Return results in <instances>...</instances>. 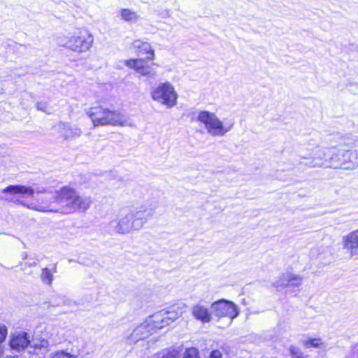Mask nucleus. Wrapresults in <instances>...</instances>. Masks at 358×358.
<instances>
[{
    "instance_id": "1",
    "label": "nucleus",
    "mask_w": 358,
    "mask_h": 358,
    "mask_svg": "<svg viewBox=\"0 0 358 358\" xmlns=\"http://www.w3.org/2000/svg\"><path fill=\"white\" fill-rule=\"evenodd\" d=\"M49 194L50 191L42 187H24V206L39 212L60 213L56 191L51 196Z\"/></svg>"
},
{
    "instance_id": "2",
    "label": "nucleus",
    "mask_w": 358,
    "mask_h": 358,
    "mask_svg": "<svg viewBox=\"0 0 358 358\" xmlns=\"http://www.w3.org/2000/svg\"><path fill=\"white\" fill-rule=\"evenodd\" d=\"M56 201L59 203L60 213H72L87 210L92 203L91 198L83 196L72 187L66 185L56 190Z\"/></svg>"
},
{
    "instance_id": "3",
    "label": "nucleus",
    "mask_w": 358,
    "mask_h": 358,
    "mask_svg": "<svg viewBox=\"0 0 358 358\" xmlns=\"http://www.w3.org/2000/svg\"><path fill=\"white\" fill-rule=\"evenodd\" d=\"M151 217L152 213L143 206L129 209L127 212H122L115 231L119 234H127L134 231H138Z\"/></svg>"
},
{
    "instance_id": "4",
    "label": "nucleus",
    "mask_w": 358,
    "mask_h": 358,
    "mask_svg": "<svg viewBox=\"0 0 358 358\" xmlns=\"http://www.w3.org/2000/svg\"><path fill=\"white\" fill-rule=\"evenodd\" d=\"M94 127L103 126H128V118L118 110H110L103 106H94L87 111Z\"/></svg>"
},
{
    "instance_id": "5",
    "label": "nucleus",
    "mask_w": 358,
    "mask_h": 358,
    "mask_svg": "<svg viewBox=\"0 0 358 358\" xmlns=\"http://www.w3.org/2000/svg\"><path fill=\"white\" fill-rule=\"evenodd\" d=\"M197 120L203 125L208 135L213 137H222L234 127L233 121L224 123L213 112L201 110L198 113Z\"/></svg>"
},
{
    "instance_id": "6",
    "label": "nucleus",
    "mask_w": 358,
    "mask_h": 358,
    "mask_svg": "<svg viewBox=\"0 0 358 358\" xmlns=\"http://www.w3.org/2000/svg\"><path fill=\"white\" fill-rule=\"evenodd\" d=\"M94 41L93 36L86 29H80L65 38L62 46L78 53L88 51Z\"/></svg>"
},
{
    "instance_id": "7",
    "label": "nucleus",
    "mask_w": 358,
    "mask_h": 358,
    "mask_svg": "<svg viewBox=\"0 0 358 358\" xmlns=\"http://www.w3.org/2000/svg\"><path fill=\"white\" fill-rule=\"evenodd\" d=\"M151 97L155 101L166 106V108H171L177 103L178 94L173 85L166 82L159 84L152 90Z\"/></svg>"
},
{
    "instance_id": "8",
    "label": "nucleus",
    "mask_w": 358,
    "mask_h": 358,
    "mask_svg": "<svg viewBox=\"0 0 358 358\" xmlns=\"http://www.w3.org/2000/svg\"><path fill=\"white\" fill-rule=\"evenodd\" d=\"M331 166L343 169H354L358 166V151L343 150L333 148L329 158Z\"/></svg>"
},
{
    "instance_id": "9",
    "label": "nucleus",
    "mask_w": 358,
    "mask_h": 358,
    "mask_svg": "<svg viewBox=\"0 0 358 358\" xmlns=\"http://www.w3.org/2000/svg\"><path fill=\"white\" fill-rule=\"evenodd\" d=\"M333 148H315L309 157H302L306 162H301L300 164L308 168H320L325 165V162H329V158L332 156Z\"/></svg>"
},
{
    "instance_id": "10",
    "label": "nucleus",
    "mask_w": 358,
    "mask_h": 358,
    "mask_svg": "<svg viewBox=\"0 0 358 358\" xmlns=\"http://www.w3.org/2000/svg\"><path fill=\"white\" fill-rule=\"evenodd\" d=\"M210 308L215 317L218 318L228 317L230 322L238 315L237 306L228 300L221 299L215 301L211 304Z\"/></svg>"
},
{
    "instance_id": "11",
    "label": "nucleus",
    "mask_w": 358,
    "mask_h": 358,
    "mask_svg": "<svg viewBox=\"0 0 358 358\" xmlns=\"http://www.w3.org/2000/svg\"><path fill=\"white\" fill-rule=\"evenodd\" d=\"M182 314V310L179 307H173L170 310L160 311L151 317L155 326L159 329L176 320Z\"/></svg>"
},
{
    "instance_id": "12",
    "label": "nucleus",
    "mask_w": 358,
    "mask_h": 358,
    "mask_svg": "<svg viewBox=\"0 0 358 358\" xmlns=\"http://www.w3.org/2000/svg\"><path fill=\"white\" fill-rule=\"evenodd\" d=\"M52 129L59 134L64 141H71L81 136L82 129L77 125H71L66 122H59L55 124Z\"/></svg>"
},
{
    "instance_id": "13",
    "label": "nucleus",
    "mask_w": 358,
    "mask_h": 358,
    "mask_svg": "<svg viewBox=\"0 0 358 358\" xmlns=\"http://www.w3.org/2000/svg\"><path fill=\"white\" fill-rule=\"evenodd\" d=\"M152 320L153 319L150 316L144 322L138 326L131 335V341L136 343L140 340L145 339L152 334L156 329H158Z\"/></svg>"
},
{
    "instance_id": "14",
    "label": "nucleus",
    "mask_w": 358,
    "mask_h": 358,
    "mask_svg": "<svg viewBox=\"0 0 358 358\" xmlns=\"http://www.w3.org/2000/svg\"><path fill=\"white\" fill-rule=\"evenodd\" d=\"M124 63L127 67L134 69L142 76H146L152 79L157 77V72L151 66L147 65L143 59H127Z\"/></svg>"
},
{
    "instance_id": "15",
    "label": "nucleus",
    "mask_w": 358,
    "mask_h": 358,
    "mask_svg": "<svg viewBox=\"0 0 358 358\" xmlns=\"http://www.w3.org/2000/svg\"><path fill=\"white\" fill-rule=\"evenodd\" d=\"M343 248L350 258L358 259V229L352 231L342 237Z\"/></svg>"
},
{
    "instance_id": "16",
    "label": "nucleus",
    "mask_w": 358,
    "mask_h": 358,
    "mask_svg": "<svg viewBox=\"0 0 358 358\" xmlns=\"http://www.w3.org/2000/svg\"><path fill=\"white\" fill-rule=\"evenodd\" d=\"M303 278L292 273H282L274 283L275 288L285 287H299L302 284Z\"/></svg>"
},
{
    "instance_id": "17",
    "label": "nucleus",
    "mask_w": 358,
    "mask_h": 358,
    "mask_svg": "<svg viewBox=\"0 0 358 358\" xmlns=\"http://www.w3.org/2000/svg\"><path fill=\"white\" fill-rule=\"evenodd\" d=\"M47 345V341L40 338H34L24 332V350H27L29 353H33L34 350L45 348Z\"/></svg>"
},
{
    "instance_id": "18",
    "label": "nucleus",
    "mask_w": 358,
    "mask_h": 358,
    "mask_svg": "<svg viewBox=\"0 0 358 358\" xmlns=\"http://www.w3.org/2000/svg\"><path fill=\"white\" fill-rule=\"evenodd\" d=\"M192 314L195 319L203 323H208L212 320V310H209L207 307L200 303L192 306Z\"/></svg>"
},
{
    "instance_id": "19",
    "label": "nucleus",
    "mask_w": 358,
    "mask_h": 358,
    "mask_svg": "<svg viewBox=\"0 0 358 358\" xmlns=\"http://www.w3.org/2000/svg\"><path fill=\"white\" fill-rule=\"evenodd\" d=\"M57 272V264H55L52 269L43 268L40 275L42 282L47 285H52L54 280V273Z\"/></svg>"
},
{
    "instance_id": "20",
    "label": "nucleus",
    "mask_w": 358,
    "mask_h": 358,
    "mask_svg": "<svg viewBox=\"0 0 358 358\" xmlns=\"http://www.w3.org/2000/svg\"><path fill=\"white\" fill-rule=\"evenodd\" d=\"M120 15L123 20L127 22H134L138 19L137 13L129 9H122L120 10Z\"/></svg>"
},
{
    "instance_id": "21",
    "label": "nucleus",
    "mask_w": 358,
    "mask_h": 358,
    "mask_svg": "<svg viewBox=\"0 0 358 358\" xmlns=\"http://www.w3.org/2000/svg\"><path fill=\"white\" fill-rule=\"evenodd\" d=\"M138 53L141 55H148V57H146L148 60L155 59V51L152 48L151 45L147 42L143 45L138 50Z\"/></svg>"
},
{
    "instance_id": "22",
    "label": "nucleus",
    "mask_w": 358,
    "mask_h": 358,
    "mask_svg": "<svg viewBox=\"0 0 358 358\" xmlns=\"http://www.w3.org/2000/svg\"><path fill=\"white\" fill-rule=\"evenodd\" d=\"M10 346L17 352L20 351L22 349V336L20 335L12 336L10 340Z\"/></svg>"
},
{
    "instance_id": "23",
    "label": "nucleus",
    "mask_w": 358,
    "mask_h": 358,
    "mask_svg": "<svg viewBox=\"0 0 358 358\" xmlns=\"http://www.w3.org/2000/svg\"><path fill=\"white\" fill-rule=\"evenodd\" d=\"M182 358H200L199 350L195 348H188L183 353Z\"/></svg>"
},
{
    "instance_id": "24",
    "label": "nucleus",
    "mask_w": 358,
    "mask_h": 358,
    "mask_svg": "<svg viewBox=\"0 0 358 358\" xmlns=\"http://www.w3.org/2000/svg\"><path fill=\"white\" fill-rule=\"evenodd\" d=\"M36 108L38 110L50 114L52 109L47 102L40 101L36 103Z\"/></svg>"
},
{
    "instance_id": "25",
    "label": "nucleus",
    "mask_w": 358,
    "mask_h": 358,
    "mask_svg": "<svg viewBox=\"0 0 358 358\" xmlns=\"http://www.w3.org/2000/svg\"><path fill=\"white\" fill-rule=\"evenodd\" d=\"M322 344V343L320 338L309 339L304 342V345L307 348H318L321 346Z\"/></svg>"
},
{
    "instance_id": "26",
    "label": "nucleus",
    "mask_w": 358,
    "mask_h": 358,
    "mask_svg": "<svg viewBox=\"0 0 358 358\" xmlns=\"http://www.w3.org/2000/svg\"><path fill=\"white\" fill-rule=\"evenodd\" d=\"M3 192H10L12 194H17L22 192V187L19 185H10L3 189Z\"/></svg>"
},
{
    "instance_id": "27",
    "label": "nucleus",
    "mask_w": 358,
    "mask_h": 358,
    "mask_svg": "<svg viewBox=\"0 0 358 358\" xmlns=\"http://www.w3.org/2000/svg\"><path fill=\"white\" fill-rule=\"evenodd\" d=\"M52 358H75V357L64 351H59L55 352Z\"/></svg>"
},
{
    "instance_id": "28",
    "label": "nucleus",
    "mask_w": 358,
    "mask_h": 358,
    "mask_svg": "<svg viewBox=\"0 0 358 358\" xmlns=\"http://www.w3.org/2000/svg\"><path fill=\"white\" fill-rule=\"evenodd\" d=\"M162 358H180V352L177 350H173L163 355Z\"/></svg>"
},
{
    "instance_id": "29",
    "label": "nucleus",
    "mask_w": 358,
    "mask_h": 358,
    "mask_svg": "<svg viewBox=\"0 0 358 358\" xmlns=\"http://www.w3.org/2000/svg\"><path fill=\"white\" fill-rule=\"evenodd\" d=\"M290 352L293 358H303L297 348H292Z\"/></svg>"
},
{
    "instance_id": "30",
    "label": "nucleus",
    "mask_w": 358,
    "mask_h": 358,
    "mask_svg": "<svg viewBox=\"0 0 358 358\" xmlns=\"http://www.w3.org/2000/svg\"><path fill=\"white\" fill-rule=\"evenodd\" d=\"M145 43L141 40H136L132 43V47L138 51Z\"/></svg>"
},
{
    "instance_id": "31",
    "label": "nucleus",
    "mask_w": 358,
    "mask_h": 358,
    "mask_svg": "<svg viewBox=\"0 0 358 358\" xmlns=\"http://www.w3.org/2000/svg\"><path fill=\"white\" fill-rule=\"evenodd\" d=\"M6 334V329L5 327H0V343L5 340Z\"/></svg>"
},
{
    "instance_id": "32",
    "label": "nucleus",
    "mask_w": 358,
    "mask_h": 358,
    "mask_svg": "<svg viewBox=\"0 0 358 358\" xmlns=\"http://www.w3.org/2000/svg\"><path fill=\"white\" fill-rule=\"evenodd\" d=\"M3 356V350L1 348H0V358H2Z\"/></svg>"
},
{
    "instance_id": "33",
    "label": "nucleus",
    "mask_w": 358,
    "mask_h": 358,
    "mask_svg": "<svg viewBox=\"0 0 358 358\" xmlns=\"http://www.w3.org/2000/svg\"><path fill=\"white\" fill-rule=\"evenodd\" d=\"M9 358H12V357H9Z\"/></svg>"
}]
</instances>
